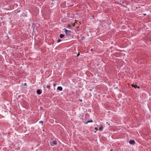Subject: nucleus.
<instances>
[{"label":"nucleus","mask_w":151,"mask_h":151,"mask_svg":"<svg viewBox=\"0 0 151 151\" xmlns=\"http://www.w3.org/2000/svg\"><path fill=\"white\" fill-rule=\"evenodd\" d=\"M57 141L56 140H52L50 142V144L51 146H54L57 144Z\"/></svg>","instance_id":"f257e3e1"},{"label":"nucleus","mask_w":151,"mask_h":151,"mask_svg":"<svg viewBox=\"0 0 151 151\" xmlns=\"http://www.w3.org/2000/svg\"><path fill=\"white\" fill-rule=\"evenodd\" d=\"M64 30H65V33H66V35L67 36H70V33H71V32L70 30H67L65 29H64Z\"/></svg>","instance_id":"f03ea898"},{"label":"nucleus","mask_w":151,"mask_h":151,"mask_svg":"<svg viewBox=\"0 0 151 151\" xmlns=\"http://www.w3.org/2000/svg\"><path fill=\"white\" fill-rule=\"evenodd\" d=\"M98 128L99 129V130L100 131H102L103 129V127L102 126H98Z\"/></svg>","instance_id":"7ed1b4c3"},{"label":"nucleus","mask_w":151,"mask_h":151,"mask_svg":"<svg viewBox=\"0 0 151 151\" xmlns=\"http://www.w3.org/2000/svg\"><path fill=\"white\" fill-rule=\"evenodd\" d=\"M37 93L38 94H41V93H42V91H41L40 90V89H38L37 91Z\"/></svg>","instance_id":"20e7f679"},{"label":"nucleus","mask_w":151,"mask_h":151,"mask_svg":"<svg viewBox=\"0 0 151 151\" xmlns=\"http://www.w3.org/2000/svg\"><path fill=\"white\" fill-rule=\"evenodd\" d=\"M57 89L60 91H62L63 90L61 86H58L57 87Z\"/></svg>","instance_id":"39448f33"},{"label":"nucleus","mask_w":151,"mask_h":151,"mask_svg":"<svg viewBox=\"0 0 151 151\" xmlns=\"http://www.w3.org/2000/svg\"><path fill=\"white\" fill-rule=\"evenodd\" d=\"M133 87H134L135 88H139L140 87L139 86H137L136 85H134V84H133Z\"/></svg>","instance_id":"423d86ee"},{"label":"nucleus","mask_w":151,"mask_h":151,"mask_svg":"<svg viewBox=\"0 0 151 151\" xmlns=\"http://www.w3.org/2000/svg\"><path fill=\"white\" fill-rule=\"evenodd\" d=\"M64 36L63 34H61L60 35V38H63L64 37Z\"/></svg>","instance_id":"0eeeda50"},{"label":"nucleus","mask_w":151,"mask_h":151,"mask_svg":"<svg viewBox=\"0 0 151 151\" xmlns=\"http://www.w3.org/2000/svg\"><path fill=\"white\" fill-rule=\"evenodd\" d=\"M93 122V121H92V120H91L90 121H88L86 122V123H90V122Z\"/></svg>","instance_id":"6e6552de"},{"label":"nucleus","mask_w":151,"mask_h":151,"mask_svg":"<svg viewBox=\"0 0 151 151\" xmlns=\"http://www.w3.org/2000/svg\"><path fill=\"white\" fill-rule=\"evenodd\" d=\"M129 143H130V144H131V145H132V140H130L129 141Z\"/></svg>","instance_id":"1a4fd4ad"},{"label":"nucleus","mask_w":151,"mask_h":151,"mask_svg":"<svg viewBox=\"0 0 151 151\" xmlns=\"http://www.w3.org/2000/svg\"><path fill=\"white\" fill-rule=\"evenodd\" d=\"M46 87L47 88H49L50 87V86L49 85H47Z\"/></svg>","instance_id":"9d476101"},{"label":"nucleus","mask_w":151,"mask_h":151,"mask_svg":"<svg viewBox=\"0 0 151 151\" xmlns=\"http://www.w3.org/2000/svg\"><path fill=\"white\" fill-rule=\"evenodd\" d=\"M135 142L134 140H133V145L135 144Z\"/></svg>","instance_id":"9b49d317"},{"label":"nucleus","mask_w":151,"mask_h":151,"mask_svg":"<svg viewBox=\"0 0 151 151\" xmlns=\"http://www.w3.org/2000/svg\"><path fill=\"white\" fill-rule=\"evenodd\" d=\"M61 41V40H60V39H59L58 40V42H60Z\"/></svg>","instance_id":"f8f14e48"},{"label":"nucleus","mask_w":151,"mask_h":151,"mask_svg":"<svg viewBox=\"0 0 151 151\" xmlns=\"http://www.w3.org/2000/svg\"><path fill=\"white\" fill-rule=\"evenodd\" d=\"M98 127H95V129L96 130H98Z\"/></svg>","instance_id":"ddd939ff"},{"label":"nucleus","mask_w":151,"mask_h":151,"mask_svg":"<svg viewBox=\"0 0 151 151\" xmlns=\"http://www.w3.org/2000/svg\"><path fill=\"white\" fill-rule=\"evenodd\" d=\"M79 100L81 102L82 101V100L81 99H79Z\"/></svg>","instance_id":"4468645a"},{"label":"nucleus","mask_w":151,"mask_h":151,"mask_svg":"<svg viewBox=\"0 0 151 151\" xmlns=\"http://www.w3.org/2000/svg\"><path fill=\"white\" fill-rule=\"evenodd\" d=\"M68 27H71V25L70 24L68 25Z\"/></svg>","instance_id":"2eb2a0df"},{"label":"nucleus","mask_w":151,"mask_h":151,"mask_svg":"<svg viewBox=\"0 0 151 151\" xmlns=\"http://www.w3.org/2000/svg\"><path fill=\"white\" fill-rule=\"evenodd\" d=\"M39 123H43V122L42 121H40L39 122Z\"/></svg>","instance_id":"dca6fc26"},{"label":"nucleus","mask_w":151,"mask_h":151,"mask_svg":"<svg viewBox=\"0 0 151 151\" xmlns=\"http://www.w3.org/2000/svg\"><path fill=\"white\" fill-rule=\"evenodd\" d=\"M79 55V54H78L77 55V56H78Z\"/></svg>","instance_id":"f3484780"},{"label":"nucleus","mask_w":151,"mask_h":151,"mask_svg":"<svg viewBox=\"0 0 151 151\" xmlns=\"http://www.w3.org/2000/svg\"><path fill=\"white\" fill-rule=\"evenodd\" d=\"M96 131H94V133H96Z\"/></svg>","instance_id":"a211bd4d"},{"label":"nucleus","mask_w":151,"mask_h":151,"mask_svg":"<svg viewBox=\"0 0 151 151\" xmlns=\"http://www.w3.org/2000/svg\"><path fill=\"white\" fill-rule=\"evenodd\" d=\"M24 85H26V83H25L24 84Z\"/></svg>","instance_id":"6ab92c4d"},{"label":"nucleus","mask_w":151,"mask_h":151,"mask_svg":"<svg viewBox=\"0 0 151 151\" xmlns=\"http://www.w3.org/2000/svg\"><path fill=\"white\" fill-rule=\"evenodd\" d=\"M109 125H110V124L109 123Z\"/></svg>","instance_id":"aec40b11"},{"label":"nucleus","mask_w":151,"mask_h":151,"mask_svg":"<svg viewBox=\"0 0 151 151\" xmlns=\"http://www.w3.org/2000/svg\"><path fill=\"white\" fill-rule=\"evenodd\" d=\"M136 9H137V7L136 8Z\"/></svg>","instance_id":"412c9836"},{"label":"nucleus","mask_w":151,"mask_h":151,"mask_svg":"<svg viewBox=\"0 0 151 151\" xmlns=\"http://www.w3.org/2000/svg\"><path fill=\"white\" fill-rule=\"evenodd\" d=\"M91 50H92V49H91Z\"/></svg>","instance_id":"4be33fe9"}]
</instances>
